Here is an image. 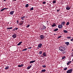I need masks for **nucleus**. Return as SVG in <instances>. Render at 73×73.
Masks as SVG:
<instances>
[{
	"mask_svg": "<svg viewBox=\"0 0 73 73\" xmlns=\"http://www.w3.org/2000/svg\"><path fill=\"white\" fill-rule=\"evenodd\" d=\"M59 50L62 52H63L65 50V47H61L59 48Z\"/></svg>",
	"mask_w": 73,
	"mask_h": 73,
	"instance_id": "f257e3e1",
	"label": "nucleus"
},
{
	"mask_svg": "<svg viewBox=\"0 0 73 73\" xmlns=\"http://www.w3.org/2000/svg\"><path fill=\"white\" fill-rule=\"evenodd\" d=\"M73 71V70L72 68H71L70 69H69L68 70H67L66 73H72Z\"/></svg>",
	"mask_w": 73,
	"mask_h": 73,
	"instance_id": "f03ea898",
	"label": "nucleus"
},
{
	"mask_svg": "<svg viewBox=\"0 0 73 73\" xmlns=\"http://www.w3.org/2000/svg\"><path fill=\"white\" fill-rule=\"evenodd\" d=\"M58 28L59 29H61L63 27V26H62V25H58Z\"/></svg>",
	"mask_w": 73,
	"mask_h": 73,
	"instance_id": "7ed1b4c3",
	"label": "nucleus"
},
{
	"mask_svg": "<svg viewBox=\"0 0 73 73\" xmlns=\"http://www.w3.org/2000/svg\"><path fill=\"white\" fill-rule=\"evenodd\" d=\"M46 29V27L45 26H44V25H43L42 26V29H42V30H45Z\"/></svg>",
	"mask_w": 73,
	"mask_h": 73,
	"instance_id": "20e7f679",
	"label": "nucleus"
},
{
	"mask_svg": "<svg viewBox=\"0 0 73 73\" xmlns=\"http://www.w3.org/2000/svg\"><path fill=\"white\" fill-rule=\"evenodd\" d=\"M16 34L13 35L12 36V37H13V38H16Z\"/></svg>",
	"mask_w": 73,
	"mask_h": 73,
	"instance_id": "39448f33",
	"label": "nucleus"
},
{
	"mask_svg": "<svg viewBox=\"0 0 73 73\" xmlns=\"http://www.w3.org/2000/svg\"><path fill=\"white\" fill-rule=\"evenodd\" d=\"M8 9V8H3V9H1L0 11V12H3L4 11V10H5V9Z\"/></svg>",
	"mask_w": 73,
	"mask_h": 73,
	"instance_id": "423d86ee",
	"label": "nucleus"
},
{
	"mask_svg": "<svg viewBox=\"0 0 73 73\" xmlns=\"http://www.w3.org/2000/svg\"><path fill=\"white\" fill-rule=\"evenodd\" d=\"M66 10H70V7H69L68 6H67L66 7Z\"/></svg>",
	"mask_w": 73,
	"mask_h": 73,
	"instance_id": "0eeeda50",
	"label": "nucleus"
},
{
	"mask_svg": "<svg viewBox=\"0 0 73 73\" xmlns=\"http://www.w3.org/2000/svg\"><path fill=\"white\" fill-rule=\"evenodd\" d=\"M40 39L41 40H43L44 38V36L42 35H41L40 36Z\"/></svg>",
	"mask_w": 73,
	"mask_h": 73,
	"instance_id": "6e6552de",
	"label": "nucleus"
},
{
	"mask_svg": "<svg viewBox=\"0 0 73 73\" xmlns=\"http://www.w3.org/2000/svg\"><path fill=\"white\" fill-rule=\"evenodd\" d=\"M42 44H40L38 45V47L39 48H40L41 47H42Z\"/></svg>",
	"mask_w": 73,
	"mask_h": 73,
	"instance_id": "1a4fd4ad",
	"label": "nucleus"
},
{
	"mask_svg": "<svg viewBox=\"0 0 73 73\" xmlns=\"http://www.w3.org/2000/svg\"><path fill=\"white\" fill-rule=\"evenodd\" d=\"M43 55L45 57H46V56L47 55V54H46V52H45L43 54Z\"/></svg>",
	"mask_w": 73,
	"mask_h": 73,
	"instance_id": "9d476101",
	"label": "nucleus"
},
{
	"mask_svg": "<svg viewBox=\"0 0 73 73\" xmlns=\"http://www.w3.org/2000/svg\"><path fill=\"white\" fill-rule=\"evenodd\" d=\"M65 24V22L62 21L61 23V24L63 25H64Z\"/></svg>",
	"mask_w": 73,
	"mask_h": 73,
	"instance_id": "9b49d317",
	"label": "nucleus"
},
{
	"mask_svg": "<svg viewBox=\"0 0 73 73\" xmlns=\"http://www.w3.org/2000/svg\"><path fill=\"white\" fill-rule=\"evenodd\" d=\"M24 66V65L23 64H21V65H18V67L19 68H21V67H22V66Z\"/></svg>",
	"mask_w": 73,
	"mask_h": 73,
	"instance_id": "f8f14e48",
	"label": "nucleus"
},
{
	"mask_svg": "<svg viewBox=\"0 0 73 73\" xmlns=\"http://www.w3.org/2000/svg\"><path fill=\"white\" fill-rule=\"evenodd\" d=\"M65 44L67 45V46H68L69 45V42H65Z\"/></svg>",
	"mask_w": 73,
	"mask_h": 73,
	"instance_id": "ddd939ff",
	"label": "nucleus"
},
{
	"mask_svg": "<svg viewBox=\"0 0 73 73\" xmlns=\"http://www.w3.org/2000/svg\"><path fill=\"white\" fill-rule=\"evenodd\" d=\"M35 61H36V60L31 61L29 63L30 64H32L33 63V62H35Z\"/></svg>",
	"mask_w": 73,
	"mask_h": 73,
	"instance_id": "4468645a",
	"label": "nucleus"
},
{
	"mask_svg": "<svg viewBox=\"0 0 73 73\" xmlns=\"http://www.w3.org/2000/svg\"><path fill=\"white\" fill-rule=\"evenodd\" d=\"M63 32H64L65 33H68V31L66 30H64Z\"/></svg>",
	"mask_w": 73,
	"mask_h": 73,
	"instance_id": "2eb2a0df",
	"label": "nucleus"
},
{
	"mask_svg": "<svg viewBox=\"0 0 73 73\" xmlns=\"http://www.w3.org/2000/svg\"><path fill=\"white\" fill-rule=\"evenodd\" d=\"M14 13V11H11L10 12L9 14L10 15H13V13Z\"/></svg>",
	"mask_w": 73,
	"mask_h": 73,
	"instance_id": "dca6fc26",
	"label": "nucleus"
},
{
	"mask_svg": "<svg viewBox=\"0 0 73 73\" xmlns=\"http://www.w3.org/2000/svg\"><path fill=\"white\" fill-rule=\"evenodd\" d=\"M58 28H56L54 30V32H56V31H58Z\"/></svg>",
	"mask_w": 73,
	"mask_h": 73,
	"instance_id": "f3484780",
	"label": "nucleus"
},
{
	"mask_svg": "<svg viewBox=\"0 0 73 73\" xmlns=\"http://www.w3.org/2000/svg\"><path fill=\"white\" fill-rule=\"evenodd\" d=\"M72 62V61H70V62H68L67 63V65H69V64H70V63H71Z\"/></svg>",
	"mask_w": 73,
	"mask_h": 73,
	"instance_id": "a211bd4d",
	"label": "nucleus"
},
{
	"mask_svg": "<svg viewBox=\"0 0 73 73\" xmlns=\"http://www.w3.org/2000/svg\"><path fill=\"white\" fill-rule=\"evenodd\" d=\"M23 42H19L18 44H17V45H18V46L19 45H21V43H22Z\"/></svg>",
	"mask_w": 73,
	"mask_h": 73,
	"instance_id": "6ab92c4d",
	"label": "nucleus"
},
{
	"mask_svg": "<svg viewBox=\"0 0 73 73\" xmlns=\"http://www.w3.org/2000/svg\"><path fill=\"white\" fill-rule=\"evenodd\" d=\"M56 25L55 24V23H54L52 25V27H56Z\"/></svg>",
	"mask_w": 73,
	"mask_h": 73,
	"instance_id": "aec40b11",
	"label": "nucleus"
},
{
	"mask_svg": "<svg viewBox=\"0 0 73 73\" xmlns=\"http://www.w3.org/2000/svg\"><path fill=\"white\" fill-rule=\"evenodd\" d=\"M46 72V70L45 69L42 70H41V72Z\"/></svg>",
	"mask_w": 73,
	"mask_h": 73,
	"instance_id": "412c9836",
	"label": "nucleus"
},
{
	"mask_svg": "<svg viewBox=\"0 0 73 73\" xmlns=\"http://www.w3.org/2000/svg\"><path fill=\"white\" fill-rule=\"evenodd\" d=\"M8 68H9V66H7L5 67V70H7V69H8Z\"/></svg>",
	"mask_w": 73,
	"mask_h": 73,
	"instance_id": "4be33fe9",
	"label": "nucleus"
},
{
	"mask_svg": "<svg viewBox=\"0 0 73 73\" xmlns=\"http://www.w3.org/2000/svg\"><path fill=\"white\" fill-rule=\"evenodd\" d=\"M31 67H32V66L31 65H30V66L27 67V69H30Z\"/></svg>",
	"mask_w": 73,
	"mask_h": 73,
	"instance_id": "5701e85b",
	"label": "nucleus"
},
{
	"mask_svg": "<svg viewBox=\"0 0 73 73\" xmlns=\"http://www.w3.org/2000/svg\"><path fill=\"white\" fill-rule=\"evenodd\" d=\"M29 6V5L28 4H27L26 5H25L26 8H28V7Z\"/></svg>",
	"mask_w": 73,
	"mask_h": 73,
	"instance_id": "b1692460",
	"label": "nucleus"
},
{
	"mask_svg": "<svg viewBox=\"0 0 73 73\" xmlns=\"http://www.w3.org/2000/svg\"><path fill=\"white\" fill-rule=\"evenodd\" d=\"M13 28V27H9V28H7V29H11Z\"/></svg>",
	"mask_w": 73,
	"mask_h": 73,
	"instance_id": "393cba45",
	"label": "nucleus"
},
{
	"mask_svg": "<svg viewBox=\"0 0 73 73\" xmlns=\"http://www.w3.org/2000/svg\"><path fill=\"white\" fill-rule=\"evenodd\" d=\"M33 7H32L30 9V11H33Z\"/></svg>",
	"mask_w": 73,
	"mask_h": 73,
	"instance_id": "a878e982",
	"label": "nucleus"
},
{
	"mask_svg": "<svg viewBox=\"0 0 73 73\" xmlns=\"http://www.w3.org/2000/svg\"><path fill=\"white\" fill-rule=\"evenodd\" d=\"M70 24V23H69V22H67L66 24V25H69V24Z\"/></svg>",
	"mask_w": 73,
	"mask_h": 73,
	"instance_id": "bb28decb",
	"label": "nucleus"
},
{
	"mask_svg": "<svg viewBox=\"0 0 73 73\" xmlns=\"http://www.w3.org/2000/svg\"><path fill=\"white\" fill-rule=\"evenodd\" d=\"M56 3V1H52V3H53V4H55Z\"/></svg>",
	"mask_w": 73,
	"mask_h": 73,
	"instance_id": "cd10ccee",
	"label": "nucleus"
},
{
	"mask_svg": "<svg viewBox=\"0 0 73 73\" xmlns=\"http://www.w3.org/2000/svg\"><path fill=\"white\" fill-rule=\"evenodd\" d=\"M27 50V48H26L23 49L22 51H25V50Z\"/></svg>",
	"mask_w": 73,
	"mask_h": 73,
	"instance_id": "c85d7f7f",
	"label": "nucleus"
},
{
	"mask_svg": "<svg viewBox=\"0 0 73 73\" xmlns=\"http://www.w3.org/2000/svg\"><path fill=\"white\" fill-rule=\"evenodd\" d=\"M68 69V68L66 67L65 68H64V70H66L67 69Z\"/></svg>",
	"mask_w": 73,
	"mask_h": 73,
	"instance_id": "c756f323",
	"label": "nucleus"
},
{
	"mask_svg": "<svg viewBox=\"0 0 73 73\" xmlns=\"http://www.w3.org/2000/svg\"><path fill=\"white\" fill-rule=\"evenodd\" d=\"M42 67L44 68H46V66L45 65H42Z\"/></svg>",
	"mask_w": 73,
	"mask_h": 73,
	"instance_id": "7c9ffc66",
	"label": "nucleus"
},
{
	"mask_svg": "<svg viewBox=\"0 0 73 73\" xmlns=\"http://www.w3.org/2000/svg\"><path fill=\"white\" fill-rule=\"evenodd\" d=\"M23 23H19V25H23Z\"/></svg>",
	"mask_w": 73,
	"mask_h": 73,
	"instance_id": "2f4dec72",
	"label": "nucleus"
},
{
	"mask_svg": "<svg viewBox=\"0 0 73 73\" xmlns=\"http://www.w3.org/2000/svg\"><path fill=\"white\" fill-rule=\"evenodd\" d=\"M66 38L68 39H70V38H71V37H67Z\"/></svg>",
	"mask_w": 73,
	"mask_h": 73,
	"instance_id": "473e14b6",
	"label": "nucleus"
},
{
	"mask_svg": "<svg viewBox=\"0 0 73 73\" xmlns=\"http://www.w3.org/2000/svg\"><path fill=\"white\" fill-rule=\"evenodd\" d=\"M39 54H42V51H40L39 52Z\"/></svg>",
	"mask_w": 73,
	"mask_h": 73,
	"instance_id": "72a5a7b5",
	"label": "nucleus"
},
{
	"mask_svg": "<svg viewBox=\"0 0 73 73\" xmlns=\"http://www.w3.org/2000/svg\"><path fill=\"white\" fill-rule=\"evenodd\" d=\"M65 58V56H64L62 57V60H64Z\"/></svg>",
	"mask_w": 73,
	"mask_h": 73,
	"instance_id": "f704fd0d",
	"label": "nucleus"
},
{
	"mask_svg": "<svg viewBox=\"0 0 73 73\" xmlns=\"http://www.w3.org/2000/svg\"><path fill=\"white\" fill-rule=\"evenodd\" d=\"M43 4H46V2L44 1L42 3Z\"/></svg>",
	"mask_w": 73,
	"mask_h": 73,
	"instance_id": "c9c22d12",
	"label": "nucleus"
},
{
	"mask_svg": "<svg viewBox=\"0 0 73 73\" xmlns=\"http://www.w3.org/2000/svg\"><path fill=\"white\" fill-rule=\"evenodd\" d=\"M71 56H72V57H73V52H72L71 53Z\"/></svg>",
	"mask_w": 73,
	"mask_h": 73,
	"instance_id": "e433bc0d",
	"label": "nucleus"
},
{
	"mask_svg": "<svg viewBox=\"0 0 73 73\" xmlns=\"http://www.w3.org/2000/svg\"><path fill=\"white\" fill-rule=\"evenodd\" d=\"M29 26H30V25H28L27 26V28H29Z\"/></svg>",
	"mask_w": 73,
	"mask_h": 73,
	"instance_id": "4c0bfd02",
	"label": "nucleus"
},
{
	"mask_svg": "<svg viewBox=\"0 0 73 73\" xmlns=\"http://www.w3.org/2000/svg\"><path fill=\"white\" fill-rule=\"evenodd\" d=\"M61 36H58V38H61Z\"/></svg>",
	"mask_w": 73,
	"mask_h": 73,
	"instance_id": "58836bf2",
	"label": "nucleus"
},
{
	"mask_svg": "<svg viewBox=\"0 0 73 73\" xmlns=\"http://www.w3.org/2000/svg\"><path fill=\"white\" fill-rule=\"evenodd\" d=\"M15 30H17L18 29V28H15Z\"/></svg>",
	"mask_w": 73,
	"mask_h": 73,
	"instance_id": "ea45409f",
	"label": "nucleus"
},
{
	"mask_svg": "<svg viewBox=\"0 0 73 73\" xmlns=\"http://www.w3.org/2000/svg\"><path fill=\"white\" fill-rule=\"evenodd\" d=\"M71 41H73V38L70 39Z\"/></svg>",
	"mask_w": 73,
	"mask_h": 73,
	"instance_id": "a19ab883",
	"label": "nucleus"
},
{
	"mask_svg": "<svg viewBox=\"0 0 73 73\" xmlns=\"http://www.w3.org/2000/svg\"><path fill=\"white\" fill-rule=\"evenodd\" d=\"M17 24H19V21L17 20Z\"/></svg>",
	"mask_w": 73,
	"mask_h": 73,
	"instance_id": "79ce46f5",
	"label": "nucleus"
},
{
	"mask_svg": "<svg viewBox=\"0 0 73 73\" xmlns=\"http://www.w3.org/2000/svg\"><path fill=\"white\" fill-rule=\"evenodd\" d=\"M44 56H42V55H41V56H40V57H44Z\"/></svg>",
	"mask_w": 73,
	"mask_h": 73,
	"instance_id": "37998d69",
	"label": "nucleus"
},
{
	"mask_svg": "<svg viewBox=\"0 0 73 73\" xmlns=\"http://www.w3.org/2000/svg\"><path fill=\"white\" fill-rule=\"evenodd\" d=\"M21 19H22V20H24V18L22 17H21Z\"/></svg>",
	"mask_w": 73,
	"mask_h": 73,
	"instance_id": "c03bdc74",
	"label": "nucleus"
},
{
	"mask_svg": "<svg viewBox=\"0 0 73 73\" xmlns=\"http://www.w3.org/2000/svg\"><path fill=\"white\" fill-rule=\"evenodd\" d=\"M60 10L59 9V10H57V12H59V11Z\"/></svg>",
	"mask_w": 73,
	"mask_h": 73,
	"instance_id": "a18cd8bd",
	"label": "nucleus"
},
{
	"mask_svg": "<svg viewBox=\"0 0 73 73\" xmlns=\"http://www.w3.org/2000/svg\"><path fill=\"white\" fill-rule=\"evenodd\" d=\"M31 48H32V47H31L28 48V49H31Z\"/></svg>",
	"mask_w": 73,
	"mask_h": 73,
	"instance_id": "49530a36",
	"label": "nucleus"
},
{
	"mask_svg": "<svg viewBox=\"0 0 73 73\" xmlns=\"http://www.w3.org/2000/svg\"><path fill=\"white\" fill-rule=\"evenodd\" d=\"M63 53H66V51H64Z\"/></svg>",
	"mask_w": 73,
	"mask_h": 73,
	"instance_id": "de8ad7c7",
	"label": "nucleus"
},
{
	"mask_svg": "<svg viewBox=\"0 0 73 73\" xmlns=\"http://www.w3.org/2000/svg\"><path fill=\"white\" fill-rule=\"evenodd\" d=\"M24 21H22V23H23H23H24Z\"/></svg>",
	"mask_w": 73,
	"mask_h": 73,
	"instance_id": "09e8293b",
	"label": "nucleus"
},
{
	"mask_svg": "<svg viewBox=\"0 0 73 73\" xmlns=\"http://www.w3.org/2000/svg\"><path fill=\"white\" fill-rule=\"evenodd\" d=\"M13 31H15V29L14 28V29L13 30Z\"/></svg>",
	"mask_w": 73,
	"mask_h": 73,
	"instance_id": "8fccbe9b",
	"label": "nucleus"
},
{
	"mask_svg": "<svg viewBox=\"0 0 73 73\" xmlns=\"http://www.w3.org/2000/svg\"><path fill=\"white\" fill-rule=\"evenodd\" d=\"M23 17V18H25V16H23V17Z\"/></svg>",
	"mask_w": 73,
	"mask_h": 73,
	"instance_id": "3c124183",
	"label": "nucleus"
},
{
	"mask_svg": "<svg viewBox=\"0 0 73 73\" xmlns=\"http://www.w3.org/2000/svg\"><path fill=\"white\" fill-rule=\"evenodd\" d=\"M13 0V1H16V0Z\"/></svg>",
	"mask_w": 73,
	"mask_h": 73,
	"instance_id": "603ef678",
	"label": "nucleus"
},
{
	"mask_svg": "<svg viewBox=\"0 0 73 73\" xmlns=\"http://www.w3.org/2000/svg\"><path fill=\"white\" fill-rule=\"evenodd\" d=\"M4 1H6V0H4Z\"/></svg>",
	"mask_w": 73,
	"mask_h": 73,
	"instance_id": "864d4df0",
	"label": "nucleus"
},
{
	"mask_svg": "<svg viewBox=\"0 0 73 73\" xmlns=\"http://www.w3.org/2000/svg\"><path fill=\"white\" fill-rule=\"evenodd\" d=\"M54 35H56V34H54Z\"/></svg>",
	"mask_w": 73,
	"mask_h": 73,
	"instance_id": "5fc2aeb1",
	"label": "nucleus"
},
{
	"mask_svg": "<svg viewBox=\"0 0 73 73\" xmlns=\"http://www.w3.org/2000/svg\"><path fill=\"white\" fill-rule=\"evenodd\" d=\"M72 51H73V49H72Z\"/></svg>",
	"mask_w": 73,
	"mask_h": 73,
	"instance_id": "6e6d98bb",
	"label": "nucleus"
},
{
	"mask_svg": "<svg viewBox=\"0 0 73 73\" xmlns=\"http://www.w3.org/2000/svg\"><path fill=\"white\" fill-rule=\"evenodd\" d=\"M9 23H8V24H9Z\"/></svg>",
	"mask_w": 73,
	"mask_h": 73,
	"instance_id": "4d7b16f0",
	"label": "nucleus"
},
{
	"mask_svg": "<svg viewBox=\"0 0 73 73\" xmlns=\"http://www.w3.org/2000/svg\"><path fill=\"white\" fill-rule=\"evenodd\" d=\"M37 49H39L38 48H37Z\"/></svg>",
	"mask_w": 73,
	"mask_h": 73,
	"instance_id": "13d9d810",
	"label": "nucleus"
}]
</instances>
